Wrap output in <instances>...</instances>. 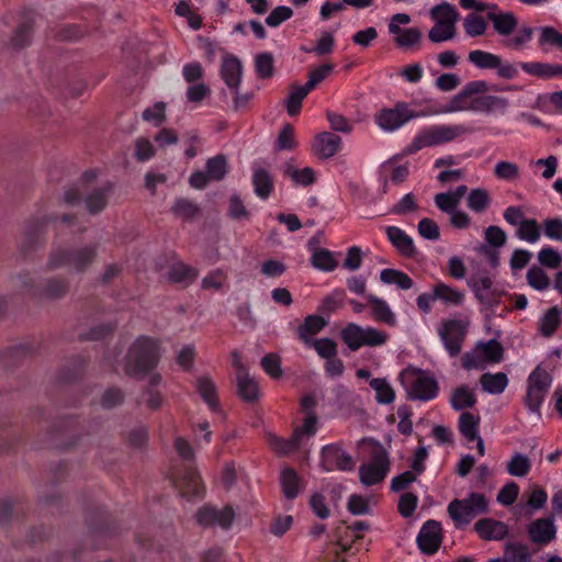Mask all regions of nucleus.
Returning <instances> with one entry per match:
<instances>
[{
    "instance_id": "nucleus-42",
    "label": "nucleus",
    "mask_w": 562,
    "mask_h": 562,
    "mask_svg": "<svg viewBox=\"0 0 562 562\" xmlns=\"http://www.w3.org/2000/svg\"><path fill=\"white\" fill-rule=\"evenodd\" d=\"M238 395L247 402H252L258 397V385L254 379L247 373L236 376Z\"/></svg>"
},
{
    "instance_id": "nucleus-6",
    "label": "nucleus",
    "mask_w": 562,
    "mask_h": 562,
    "mask_svg": "<svg viewBox=\"0 0 562 562\" xmlns=\"http://www.w3.org/2000/svg\"><path fill=\"white\" fill-rule=\"evenodd\" d=\"M400 379L406 386L409 400L426 402L437 396V381L422 370H405L401 373Z\"/></svg>"
},
{
    "instance_id": "nucleus-41",
    "label": "nucleus",
    "mask_w": 562,
    "mask_h": 562,
    "mask_svg": "<svg viewBox=\"0 0 562 562\" xmlns=\"http://www.w3.org/2000/svg\"><path fill=\"white\" fill-rule=\"evenodd\" d=\"M252 183L256 194L261 199H267L273 190V180L270 173L261 168L254 172Z\"/></svg>"
},
{
    "instance_id": "nucleus-2",
    "label": "nucleus",
    "mask_w": 562,
    "mask_h": 562,
    "mask_svg": "<svg viewBox=\"0 0 562 562\" xmlns=\"http://www.w3.org/2000/svg\"><path fill=\"white\" fill-rule=\"evenodd\" d=\"M97 255V245H86L72 249L57 248L50 251L46 268L49 271L68 268L76 273H83L94 262Z\"/></svg>"
},
{
    "instance_id": "nucleus-27",
    "label": "nucleus",
    "mask_w": 562,
    "mask_h": 562,
    "mask_svg": "<svg viewBox=\"0 0 562 562\" xmlns=\"http://www.w3.org/2000/svg\"><path fill=\"white\" fill-rule=\"evenodd\" d=\"M198 276L199 271L195 268L187 266L183 262L173 263L166 273V278L169 282L186 285L192 283Z\"/></svg>"
},
{
    "instance_id": "nucleus-50",
    "label": "nucleus",
    "mask_w": 562,
    "mask_h": 562,
    "mask_svg": "<svg viewBox=\"0 0 562 562\" xmlns=\"http://www.w3.org/2000/svg\"><path fill=\"white\" fill-rule=\"evenodd\" d=\"M491 199L485 189H473L468 196V206L476 212H484L490 205Z\"/></svg>"
},
{
    "instance_id": "nucleus-56",
    "label": "nucleus",
    "mask_w": 562,
    "mask_h": 562,
    "mask_svg": "<svg viewBox=\"0 0 562 562\" xmlns=\"http://www.w3.org/2000/svg\"><path fill=\"white\" fill-rule=\"evenodd\" d=\"M494 173L501 180L513 181L519 178V167L514 162L502 160L496 164Z\"/></svg>"
},
{
    "instance_id": "nucleus-9",
    "label": "nucleus",
    "mask_w": 562,
    "mask_h": 562,
    "mask_svg": "<svg viewBox=\"0 0 562 562\" xmlns=\"http://www.w3.org/2000/svg\"><path fill=\"white\" fill-rule=\"evenodd\" d=\"M552 376L540 366L529 374L524 403L530 412L540 416V406L550 390Z\"/></svg>"
},
{
    "instance_id": "nucleus-64",
    "label": "nucleus",
    "mask_w": 562,
    "mask_h": 562,
    "mask_svg": "<svg viewBox=\"0 0 562 562\" xmlns=\"http://www.w3.org/2000/svg\"><path fill=\"white\" fill-rule=\"evenodd\" d=\"M539 45H551L562 48V34L552 26H546L540 30Z\"/></svg>"
},
{
    "instance_id": "nucleus-25",
    "label": "nucleus",
    "mask_w": 562,
    "mask_h": 562,
    "mask_svg": "<svg viewBox=\"0 0 562 562\" xmlns=\"http://www.w3.org/2000/svg\"><path fill=\"white\" fill-rule=\"evenodd\" d=\"M487 19L493 23L495 32L502 36H509L518 26V19L513 12H487Z\"/></svg>"
},
{
    "instance_id": "nucleus-40",
    "label": "nucleus",
    "mask_w": 562,
    "mask_h": 562,
    "mask_svg": "<svg viewBox=\"0 0 562 562\" xmlns=\"http://www.w3.org/2000/svg\"><path fill=\"white\" fill-rule=\"evenodd\" d=\"M291 92L285 101L286 112L290 116H295L300 113L302 101L308 94L311 90H308L305 85H292Z\"/></svg>"
},
{
    "instance_id": "nucleus-14",
    "label": "nucleus",
    "mask_w": 562,
    "mask_h": 562,
    "mask_svg": "<svg viewBox=\"0 0 562 562\" xmlns=\"http://www.w3.org/2000/svg\"><path fill=\"white\" fill-rule=\"evenodd\" d=\"M416 116L405 103H397L393 109L382 110L376 116V122L381 128L394 131Z\"/></svg>"
},
{
    "instance_id": "nucleus-60",
    "label": "nucleus",
    "mask_w": 562,
    "mask_h": 562,
    "mask_svg": "<svg viewBox=\"0 0 562 562\" xmlns=\"http://www.w3.org/2000/svg\"><path fill=\"white\" fill-rule=\"evenodd\" d=\"M345 293L341 290H336L331 294L324 297L319 306V311L325 314H330L337 308L342 306Z\"/></svg>"
},
{
    "instance_id": "nucleus-22",
    "label": "nucleus",
    "mask_w": 562,
    "mask_h": 562,
    "mask_svg": "<svg viewBox=\"0 0 562 562\" xmlns=\"http://www.w3.org/2000/svg\"><path fill=\"white\" fill-rule=\"evenodd\" d=\"M70 289L68 279L64 277H52L44 281L40 286L38 297L48 301H59L64 299Z\"/></svg>"
},
{
    "instance_id": "nucleus-63",
    "label": "nucleus",
    "mask_w": 562,
    "mask_h": 562,
    "mask_svg": "<svg viewBox=\"0 0 562 562\" xmlns=\"http://www.w3.org/2000/svg\"><path fill=\"white\" fill-rule=\"evenodd\" d=\"M262 369L273 379L282 375L281 360L276 353H268L261 359Z\"/></svg>"
},
{
    "instance_id": "nucleus-48",
    "label": "nucleus",
    "mask_w": 562,
    "mask_h": 562,
    "mask_svg": "<svg viewBox=\"0 0 562 562\" xmlns=\"http://www.w3.org/2000/svg\"><path fill=\"white\" fill-rule=\"evenodd\" d=\"M531 468L530 459L521 453H515L508 461L506 470L513 476H525Z\"/></svg>"
},
{
    "instance_id": "nucleus-16",
    "label": "nucleus",
    "mask_w": 562,
    "mask_h": 562,
    "mask_svg": "<svg viewBox=\"0 0 562 562\" xmlns=\"http://www.w3.org/2000/svg\"><path fill=\"white\" fill-rule=\"evenodd\" d=\"M322 465L326 471H351L355 462L339 446L328 445L322 450Z\"/></svg>"
},
{
    "instance_id": "nucleus-7",
    "label": "nucleus",
    "mask_w": 562,
    "mask_h": 562,
    "mask_svg": "<svg viewBox=\"0 0 562 562\" xmlns=\"http://www.w3.org/2000/svg\"><path fill=\"white\" fill-rule=\"evenodd\" d=\"M486 512V497L480 493H471L464 499H453L448 505V514L457 528L469 525L475 516Z\"/></svg>"
},
{
    "instance_id": "nucleus-30",
    "label": "nucleus",
    "mask_w": 562,
    "mask_h": 562,
    "mask_svg": "<svg viewBox=\"0 0 562 562\" xmlns=\"http://www.w3.org/2000/svg\"><path fill=\"white\" fill-rule=\"evenodd\" d=\"M111 189V186L98 188L85 196L86 207L90 214H98L105 209Z\"/></svg>"
},
{
    "instance_id": "nucleus-52",
    "label": "nucleus",
    "mask_w": 562,
    "mask_h": 562,
    "mask_svg": "<svg viewBox=\"0 0 562 562\" xmlns=\"http://www.w3.org/2000/svg\"><path fill=\"white\" fill-rule=\"evenodd\" d=\"M464 31L469 36L476 37L485 33L487 24L481 15L469 14L463 22Z\"/></svg>"
},
{
    "instance_id": "nucleus-59",
    "label": "nucleus",
    "mask_w": 562,
    "mask_h": 562,
    "mask_svg": "<svg viewBox=\"0 0 562 562\" xmlns=\"http://www.w3.org/2000/svg\"><path fill=\"white\" fill-rule=\"evenodd\" d=\"M417 231L422 237L429 240H437L440 237L438 224L428 217L422 218L417 225Z\"/></svg>"
},
{
    "instance_id": "nucleus-31",
    "label": "nucleus",
    "mask_w": 562,
    "mask_h": 562,
    "mask_svg": "<svg viewBox=\"0 0 562 562\" xmlns=\"http://www.w3.org/2000/svg\"><path fill=\"white\" fill-rule=\"evenodd\" d=\"M508 101L497 95H480L470 100V111L492 112L494 110H504Z\"/></svg>"
},
{
    "instance_id": "nucleus-28",
    "label": "nucleus",
    "mask_w": 562,
    "mask_h": 562,
    "mask_svg": "<svg viewBox=\"0 0 562 562\" xmlns=\"http://www.w3.org/2000/svg\"><path fill=\"white\" fill-rule=\"evenodd\" d=\"M301 441V431H294L292 437L283 439L276 435H268V443L270 448L279 456H285L299 449Z\"/></svg>"
},
{
    "instance_id": "nucleus-33",
    "label": "nucleus",
    "mask_w": 562,
    "mask_h": 562,
    "mask_svg": "<svg viewBox=\"0 0 562 562\" xmlns=\"http://www.w3.org/2000/svg\"><path fill=\"white\" fill-rule=\"evenodd\" d=\"M196 390L212 411L218 409L216 386L210 376H200L196 380Z\"/></svg>"
},
{
    "instance_id": "nucleus-51",
    "label": "nucleus",
    "mask_w": 562,
    "mask_h": 562,
    "mask_svg": "<svg viewBox=\"0 0 562 562\" xmlns=\"http://www.w3.org/2000/svg\"><path fill=\"white\" fill-rule=\"evenodd\" d=\"M434 299L459 305L463 301V294L447 284L439 283L434 288Z\"/></svg>"
},
{
    "instance_id": "nucleus-19",
    "label": "nucleus",
    "mask_w": 562,
    "mask_h": 562,
    "mask_svg": "<svg viewBox=\"0 0 562 562\" xmlns=\"http://www.w3.org/2000/svg\"><path fill=\"white\" fill-rule=\"evenodd\" d=\"M340 146V136L329 132H322L315 136L312 150L319 159H329L338 153Z\"/></svg>"
},
{
    "instance_id": "nucleus-20",
    "label": "nucleus",
    "mask_w": 562,
    "mask_h": 562,
    "mask_svg": "<svg viewBox=\"0 0 562 562\" xmlns=\"http://www.w3.org/2000/svg\"><path fill=\"white\" fill-rule=\"evenodd\" d=\"M176 487L180 494L186 497L200 496L203 492L200 475L198 471L191 467L184 469L175 480Z\"/></svg>"
},
{
    "instance_id": "nucleus-36",
    "label": "nucleus",
    "mask_w": 562,
    "mask_h": 562,
    "mask_svg": "<svg viewBox=\"0 0 562 562\" xmlns=\"http://www.w3.org/2000/svg\"><path fill=\"white\" fill-rule=\"evenodd\" d=\"M171 213L183 220L191 221L200 214V206L189 199H177L170 209Z\"/></svg>"
},
{
    "instance_id": "nucleus-49",
    "label": "nucleus",
    "mask_w": 562,
    "mask_h": 562,
    "mask_svg": "<svg viewBox=\"0 0 562 562\" xmlns=\"http://www.w3.org/2000/svg\"><path fill=\"white\" fill-rule=\"evenodd\" d=\"M532 35L533 27L524 25L518 30L515 36L505 40L503 44L509 49L519 50L526 46V44L531 40Z\"/></svg>"
},
{
    "instance_id": "nucleus-38",
    "label": "nucleus",
    "mask_w": 562,
    "mask_h": 562,
    "mask_svg": "<svg viewBox=\"0 0 562 562\" xmlns=\"http://www.w3.org/2000/svg\"><path fill=\"white\" fill-rule=\"evenodd\" d=\"M299 481V475L293 469L286 468L282 470L280 485L286 499H294L297 496Z\"/></svg>"
},
{
    "instance_id": "nucleus-34",
    "label": "nucleus",
    "mask_w": 562,
    "mask_h": 562,
    "mask_svg": "<svg viewBox=\"0 0 562 562\" xmlns=\"http://www.w3.org/2000/svg\"><path fill=\"white\" fill-rule=\"evenodd\" d=\"M34 29V20L27 19L19 24L11 37L10 45L14 49H21L27 46L32 40V33Z\"/></svg>"
},
{
    "instance_id": "nucleus-37",
    "label": "nucleus",
    "mask_w": 562,
    "mask_h": 562,
    "mask_svg": "<svg viewBox=\"0 0 562 562\" xmlns=\"http://www.w3.org/2000/svg\"><path fill=\"white\" fill-rule=\"evenodd\" d=\"M450 403L453 409L461 411L473 407L476 403V397L467 385H461L452 392Z\"/></svg>"
},
{
    "instance_id": "nucleus-53",
    "label": "nucleus",
    "mask_w": 562,
    "mask_h": 562,
    "mask_svg": "<svg viewBox=\"0 0 562 562\" xmlns=\"http://www.w3.org/2000/svg\"><path fill=\"white\" fill-rule=\"evenodd\" d=\"M312 265L324 271H333L337 267V261L329 250L319 249L312 256Z\"/></svg>"
},
{
    "instance_id": "nucleus-4",
    "label": "nucleus",
    "mask_w": 562,
    "mask_h": 562,
    "mask_svg": "<svg viewBox=\"0 0 562 562\" xmlns=\"http://www.w3.org/2000/svg\"><path fill=\"white\" fill-rule=\"evenodd\" d=\"M430 16L435 21V25L428 32V38L432 43H441L454 38L459 13L453 5L449 3L438 4L430 10Z\"/></svg>"
},
{
    "instance_id": "nucleus-47",
    "label": "nucleus",
    "mask_w": 562,
    "mask_h": 562,
    "mask_svg": "<svg viewBox=\"0 0 562 562\" xmlns=\"http://www.w3.org/2000/svg\"><path fill=\"white\" fill-rule=\"evenodd\" d=\"M516 236L528 243H536L540 238V226L533 218H526L518 226Z\"/></svg>"
},
{
    "instance_id": "nucleus-17",
    "label": "nucleus",
    "mask_w": 562,
    "mask_h": 562,
    "mask_svg": "<svg viewBox=\"0 0 562 562\" xmlns=\"http://www.w3.org/2000/svg\"><path fill=\"white\" fill-rule=\"evenodd\" d=\"M220 75L227 88L236 92L241 83V61L233 55L225 56L220 67Z\"/></svg>"
},
{
    "instance_id": "nucleus-21",
    "label": "nucleus",
    "mask_w": 562,
    "mask_h": 562,
    "mask_svg": "<svg viewBox=\"0 0 562 562\" xmlns=\"http://www.w3.org/2000/svg\"><path fill=\"white\" fill-rule=\"evenodd\" d=\"M530 540L537 544H547L555 539L557 529L552 518H539L528 526Z\"/></svg>"
},
{
    "instance_id": "nucleus-44",
    "label": "nucleus",
    "mask_w": 562,
    "mask_h": 562,
    "mask_svg": "<svg viewBox=\"0 0 562 562\" xmlns=\"http://www.w3.org/2000/svg\"><path fill=\"white\" fill-rule=\"evenodd\" d=\"M468 58L480 69H495L496 66H499V56L480 49L470 52Z\"/></svg>"
},
{
    "instance_id": "nucleus-57",
    "label": "nucleus",
    "mask_w": 562,
    "mask_h": 562,
    "mask_svg": "<svg viewBox=\"0 0 562 562\" xmlns=\"http://www.w3.org/2000/svg\"><path fill=\"white\" fill-rule=\"evenodd\" d=\"M487 361L497 363L503 359L504 349L503 346L495 339H491L487 342L480 345Z\"/></svg>"
},
{
    "instance_id": "nucleus-10",
    "label": "nucleus",
    "mask_w": 562,
    "mask_h": 562,
    "mask_svg": "<svg viewBox=\"0 0 562 562\" xmlns=\"http://www.w3.org/2000/svg\"><path fill=\"white\" fill-rule=\"evenodd\" d=\"M228 171L227 158L225 155H217L206 160L205 171L196 170L190 178L189 183L194 189H204L210 181H221Z\"/></svg>"
},
{
    "instance_id": "nucleus-45",
    "label": "nucleus",
    "mask_w": 562,
    "mask_h": 562,
    "mask_svg": "<svg viewBox=\"0 0 562 562\" xmlns=\"http://www.w3.org/2000/svg\"><path fill=\"white\" fill-rule=\"evenodd\" d=\"M370 386L375 391V400L378 403L390 404L394 401L395 392L385 379H372Z\"/></svg>"
},
{
    "instance_id": "nucleus-55",
    "label": "nucleus",
    "mask_w": 562,
    "mask_h": 562,
    "mask_svg": "<svg viewBox=\"0 0 562 562\" xmlns=\"http://www.w3.org/2000/svg\"><path fill=\"white\" fill-rule=\"evenodd\" d=\"M334 70V65L330 63L323 64L319 67L313 69L308 74V80L305 83V87L308 90H313L317 85H319L323 80H325Z\"/></svg>"
},
{
    "instance_id": "nucleus-15",
    "label": "nucleus",
    "mask_w": 562,
    "mask_h": 562,
    "mask_svg": "<svg viewBox=\"0 0 562 562\" xmlns=\"http://www.w3.org/2000/svg\"><path fill=\"white\" fill-rule=\"evenodd\" d=\"M442 541V529L440 522L427 520L419 530L417 543L422 552L434 554L438 551Z\"/></svg>"
},
{
    "instance_id": "nucleus-61",
    "label": "nucleus",
    "mask_w": 562,
    "mask_h": 562,
    "mask_svg": "<svg viewBox=\"0 0 562 562\" xmlns=\"http://www.w3.org/2000/svg\"><path fill=\"white\" fill-rule=\"evenodd\" d=\"M249 215L250 213L239 195L233 194L229 199L228 216L233 220L240 221L249 218Z\"/></svg>"
},
{
    "instance_id": "nucleus-11",
    "label": "nucleus",
    "mask_w": 562,
    "mask_h": 562,
    "mask_svg": "<svg viewBox=\"0 0 562 562\" xmlns=\"http://www.w3.org/2000/svg\"><path fill=\"white\" fill-rule=\"evenodd\" d=\"M469 324L467 322L448 319L442 322L439 336L451 357H457L462 349Z\"/></svg>"
},
{
    "instance_id": "nucleus-54",
    "label": "nucleus",
    "mask_w": 562,
    "mask_h": 562,
    "mask_svg": "<svg viewBox=\"0 0 562 562\" xmlns=\"http://www.w3.org/2000/svg\"><path fill=\"white\" fill-rule=\"evenodd\" d=\"M142 119L154 123L155 126L161 125L166 121V103L158 101L151 108L145 109Z\"/></svg>"
},
{
    "instance_id": "nucleus-43",
    "label": "nucleus",
    "mask_w": 562,
    "mask_h": 562,
    "mask_svg": "<svg viewBox=\"0 0 562 562\" xmlns=\"http://www.w3.org/2000/svg\"><path fill=\"white\" fill-rule=\"evenodd\" d=\"M560 310L553 306L540 319L539 331L543 337H551L560 326Z\"/></svg>"
},
{
    "instance_id": "nucleus-46",
    "label": "nucleus",
    "mask_w": 562,
    "mask_h": 562,
    "mask_svg": "<svg viewBox=\"0 0 562 562\" xmlns=\"http://www.w3.org/2000/svg\"><path fill=\"white\" fill-rule=\"evenodd\" d=\"M255 70L260 79L271 78L274 75V59L272 54H258L255 58Z\"/></svg>"
},
{
    "instance_id": "nucleus-24",
    "label": "nucleus",
    "mask_w": 562,
    "mask_h": 562,
    "mask_svg": "<svg viewBox=\"0 0 562 562\" xmlns=\"http://www.w3.org/2000/svg\"><path fill=\"white\" fill-rule=\"evenodd\" d=\"M386 235L391 244L396 250L406 258H412L416 254L413 239L401 228L396 226H389L386 228Z\"/></svg>"
},
{
    "instance_id": "nucleus-62",
    "label": "nucleus",
    "mask_w": 562,
    "mask_h": 562,
    "mask_svg": "<svg viewBox=\"0 0 562 562\" xmlns=\"http://www.w3.org/2000/svg\"><path fill=\"white\" fill-rule=\"evenodd\" d=\"M527 280L530 286L536 290H544L549 286V278L541 268L532 267L527 272Z\"/></svg>"
},
{
    "instance_id": "nucleus-12",
    "label": "nucleus",
    "mask_w": 562,
    "mask_h": 562,
    "mask_svg": "<svg viewBox=\"0 0 562 562\" xmlns=\"http://www.w3.org/2000/svg\"><path fill=\"white\" fill-rule=\"evenodd\" d=\"M411 16L406 13L394 14L389 23V32L394 35V43L402 48L417 45L422 40V32L417 27L402 29L401 24H408Z\"/></svg>"
},
{
    "instance_id": "nucleus-29",
    "label": "nucleus",
    "mask_w": 562,
    "mask_h": 562,
    "mask_svg": "<svg viewBox=\"0 0 562 562\" xmlns=\"http://www.w3.org/2000/svg\"><path fill=\"white\" fill-rule=\"evenodd\" d=\"M326 321L318 315H308L305 317L303 324L297 327V336L304 344L310 345L313 340L312 336L318 334L325 326Z\"/></svg>"
},
{
    "instance_id": "nucleus-26",
    "label": "nucleus",
    "mask_w": 562,
    "mask_h": 562,
    "mask_svg": "<svg viewBox=\"0 0 562 562\" xmlns=\"http://www.w3.org/2000/svg\"><path fill=\"white\" fill-rule=\"evenodd\" d=\"M531 553L526 544L507 542L504 547V557L492 559L488 562H530Z\"/></svg>"
},
{
    "instance_id": "nucleus-3",
    "label": "nucleus",
    "mask_w": 562,
    "mask_h": 562,
    "mask_svg": "<svg viewBox=\"0 0 562 562\" xmlns=\"http://www.w3.org/2000/svg\"><path fill=\"white\" fill-rule=\"evenodd\" d=\"M371 448L370 461L360 465L359 476L362 484L371 486L384 480L390 469L389 454L385 448L372 439L364 440Z\"/></svg>"
},
{
    "instance_id": "nucleus-39",
    "label": "nucleus",
    "mask_w": 562,
    "mask_h": 562,
    "mask_svg": "<svg viewBox=\"0 0 562 562\" xmlns=\"http://www.w3.org/2000/svg\"><path fill=\"white\" fill-rule=\"evenodd\" d=\"M480 417L472 413H462L459 417V430L468 441H474L479 436Z\"/></svg>"
},
{
    "instance_id": "nucleus-1",
    "label": "nucleus",
    "mask_w": 562,
    "mask_h": 562,
    "mask_svg": "<svg viewBox=\"0 0 562 562\" xmlns=\"http://www.w3.org/2000/svg\"><path fill=\"white\" fill-rule=\"evenodd\" d=\"M159 358V342L154 338L140 336L128 349L124 371L132 378L142 379L156 368Z\"/></svg>"
},
{
    "instance_id": "nucleus-18",
    "label": "nucleus",
    "mask_w": 562,
    "mask_h": 562,
    "mask_svg": "<svg viewBox=\"0 0 562 562\" xmlns=\"http://www.w3.org/2000/svg\"><path fill=\"white\" fill-rule=\"evenodd\" d=\"M366 300L370 308V316L372 319L389 327H395L397 325L396 315L385 300L373 294L366 295Z\"/></svg>"
},
{
    "instance_id": "nucleus-8",
    "label": "nucleus",
    "mask_w": 562,
    "mask_h": 562,
    "mask_svg": "<svg viewBox=\"0 0 562 562\" xmlns=\"http://www.w3.org/2000/svg\"><path fill=\"white\" fill-rule=\"evenodd\" d=\"M341 338L351 350H358L362 346H383L387 342L389 335L384 330L374 327L349 324L342 329Z\"/></svg>"
},
{
    "instance_id": "nucleus-23",
    "label": "nucleus",
    "mask_w": 562,
    "mask_h": 562,
    "mask_svg": "<svg viewBox=\"0 0 562 562\" xmlns=\"http://www.w3.org/2000/svg\"><path fill=\"white\" fill-rule=\"evenodd\" d=\"M474 530L483 540H502L508 535V526L493 518L477 520Z\"/></svg>"
},
{
    "instance_id": "nucleus-13",
    "label": "nucleus",
    "mask_w": 562,
    "mask_h": 562,
    "mask_svg": "<svg viewBox=\"0 0 562 562\" xmlns=\"http://www.w3.org/2000/svg\"><path fill=\"white\" fill-rule=\"evenodd\" d=\"M195 518L203 528L218 526L222 529H229L235 519V512L231 506L217 509L214 506L205 505L196 512Z\"/></svg>"
},
{
    "instance_id": "nucleus-5",
    "label": "nucleus",
    "mask_w": 562,
    "mask_h": 562,
    "mask_svg": "<svg viewBox=\"0 0 562 562\" xmlns=\"http://www.w3.org/2000/svg\"><path fill=\"white\" fill-rule=\"evenodd\" d=\"M461 125H434L423 130L407 147V154H414L425 147L438 146L449 143L465 133Z\"/></svg>"
},
{
    "instance_id": "nucleus-32",
    "label": "nucleus",
    "mask_w": 562,
    "mask_h": 562,
    "mask_svg": "<svg viewBox=\"0 0 562 562\" xmlns=\"http://www.w3.org/2000/svg\"><path fill=\"white\" fill-rule=\"evenodd\" d=\"M380 280L384 284H394L401 290H409L414 285L407 273L392 268L383 269L380 272Z\"/></svg>"
},
{
    "instance_id": "nucleus-58",
    "label": "nucleus",
    "mask_w": 562,
    "mask_h": 562,
    "mask_svg": "<svg viewBox=\"0 0 562 562\" xmlns=\"http://www.w3.org/2000/svg\"><path fill=\"white\" fill-rule=\"evenodd\" d=\"M277 147L279 150H291L296 147V142L294 138V128L291 124H285L279 132L277 138Z\"/></svg>"
},
{
    "instance_id": "nucleus-35",
    "label": "nucleus",
    "mask_w": 562,
    "mask_h": 562,
    "mask_svg": "<svg viewBox=\"0 0 562 562\" xmlns=\"http://www.w3.org/2000/svg\"><path fill=\"white\" fill-rule=\"evenodd\" d=\"M480 383L485 392L491 394H501L506 389L508 379L503 372L495 374L484 373L481 375Z\"/></svg>"
}]
</instances>
